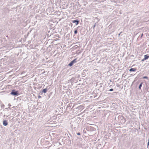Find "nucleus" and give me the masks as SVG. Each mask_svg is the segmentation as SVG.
Listing matches in <instances>:
<instances>
[{
  "label": "nucleus",
  "instance_id": "obj_17",
  "mask_svg": "<svg viewBox=\"0 0 149 149\" xmlns=\"http://www.w3.org/2000/svg\"><path fill=\"white\" fill-rule=\"evenodd\" d=\"M5 107V105L3 104L1 105V107L2 108H4Z\"/></svg>",
  "mask_w": 149,
  "mask_h": 149
},
{
  "label": "nucleus",
  "instance_id": "obj_30",
  "mask_svg": "<svg viewBox=\"0 0 149 149\" xmlns=\"http://www.w3.org/2000/svg\"><path fill=\"white\" fill-rule=\"evenodd\" d=\"M8 109V108H6L5 109Z\"/></svg>",
  "mask_w": 149,
  "mask_h": 149
},
{
  "label": "nucleus",
  "instance_id": "obj_7",
  "mask_svg": "<svg viewBox=\"0 0 149 149\" xmlns=\"http://www.w3.org/2000/svg\"><path fill=\"white\" fill-rule=\"evenodd\" d=\"M86 70H83V72L82 74V75L83 77H85V76H86Z\"/></svg>",
  "mask_w": 149,
  "mask_h": 149
},
{
  "label": "nucleus",
  "instance_id": "obj_13",
  "mask_svg": "<svg viewBox=\"0 0 149 149\" xmlns=\"http://www.w3.org/2000/svg\"><path fill=\"white\" fill-rule=\"evenodd\" d=\"M96 23H95L94 25L92 27L93 28V29H94V28L96 26Z\"/></svg>",
  "mask_w": 149,
  "mask_h": 149
},
{
  "label": "nucleus",
  "instance_id": "obj_22",
  "mask_svg": "<svg viewBox=\"0 0 149 149\" xmlns=\"http://www.w3.org/2000/svg\"><path fill=\"white\" fill-rule=\"evenodd\" d=\"M41 97L40 95H39L38 96V98H40Z\"/></svg>",
  "mask_w": 149,
  "mask_h": 149
},
{
  "label": "nucleus",
  "instance_id": "obj_15",
  "mask_svg": "<svg viewBox=\"0 0 149 149\" xmlns=\"http://www.w3.org/2000/svg\"><path fill=\"white\" fill-rule=\"evenodd\" d=\"M149 146V138L148 139V141L147 143V148H148Z\"/></svg>",
  "mask_w": 149,
  "mask_h": 149
},
{
  "label": "nucleus",
  "instance_id": "obj_29",
  "mask_svg": "<svg viewBox=\"0 0 149 149\" xmlns=\"http://www.w3.org/2000/svg\"><path fill=\"white\" fill-rule=\"evenodd\" d=\"M119 85H118H118H117V87H118Z\"/></svg>",
  "mask_w": 149,
  "mask_h": 149
},
{
  "label": "nucleus",
  "instance_id": "obj_6",
  "mask_svg": "<svg viewBox=\"0 0 149 149\" xmlns=\"http://www.w3.org/2000/svg\"><path fill=\"white\" fill-rule=\"evenodd\" d=\"M136 70V68H132L129 69V71L130 72H135Z\"/></svg>",
  "mask_w": 149,
  "mask_h": 149
},
{
  "label": "nucleus",
  "instance_id": "obj_19",
  "mask_svg": "<svg viewBox=\"0 0 149 149\" xmlns=\"http://www.w3.org/2000/svg\"><path fill=\"white\" fill-rule=\"evenodd\" d=\"M77 134L78 135H80L81 134V133L80 132H79L77 133Z\"/></svg>",
  "mask_w": 149,
  "mask_h": 149
},
{
  "label": "nucleus",
  "instance_id": "obj_2",
  "mask_svg": "<svg viewBox=\"0 0 149 149\" xmlns=\"http://www.w3.org/2000/svg\"><path fill=\"white\" fill-rule=\"evenodd\" d=\"M77 58H76L73 60L68 64V65L70 67L72 66L74 63H76L77 62Z\"/></svg>",
  "mask_w": 149,
  "mask_h": 149
},
{
  "label": "nucleus",
  "instance_id": "obj_3",
  "mask_svg": "<svg viewBox=\"0 0 149 149\" xmlns=\"http://www.w3.org/2000/svg\"><path fill=\"white\" fill-rule=\"evenodd\" d=\"M86 130L87 131H92L95 130V128L91 126H88L86 128Z\"/></svg>",
  "mask_w": 149,
  "mask_h": 149
},
{
  "label": "nucleus",
  "instance_id": "obj_23",
  "mask_svg": "<svg viewBox=\"0 0 149 149\" xmlns=\"http://www.w3.org/2000/svg\"><path fill=\"white\" fill-rule=\"evenodd\" d=\"M146 60V59H145V58H144L143 59H142V61H145V60Z\"/></svg>",
  "mask_w": 149,
  "mask_h": 149
},
{
  "label": "nucleus",
  "instance_id": "obj_21",
  "mask_svg": "<svg viewBox=\"0 0 149 149\" xmlns=\"http://www.w3.org/2000/svg\"><path fill=\"white\" fill-rule=\"evenodd\" d=\"M69 142H70L69 143L71 144V140L69 139Z\"/></svg>",
  "mask_w": 149,
  "mask_h": 149
},
{
  "label": "nucleus",
  "instance_id": "obj_18",
  "mask_svg": "<svg viewBox=\"0 0 149 149\" xmlns=\"http://www.w3.org/2000/svg\"><path fill=\"white\" fill-rule=\"evenodd\" d=\"M113 91V88H111L108 91Z\"/></svg>",
  "mask_w": 149,
  "mask_h": 149
},
{
  "label": "nucleus",
  "instance_id": "obj_16",
  "mask_svg": "<svg viewBox=\"0 0 149 149\" xmlns=\"http://www.w3.org/2000/svg\"><path fill=\"white\" fill-rule=\"evenodd\" d=\"M29 32H28V33H27V35H26H26H25L24 36L25 37V38H26V37H27V36L29 35Z\"/></svg>",
  "mask_w": 149,
  "mask_h": 149
},
{
  "label": "nucleus",
  "instance_id": "obj_27",
  "mask_svg": "<svg viewBox=\"0 0 149 149\" xmlns=\"http://www.w3.org/2000/svg\"><path fill=\"white\" fill-rule=\"evenodd\" d=\"M68 107H71V106H70V104H69V105L68 106Z\"/></svg>",
  "mask_w": 149,
  "mask_h": 149
},
{
  "label": "nucleus",
  "instance_id": "obj_4",
  "mask_svg": "<svg viewBox=\"0 0 149 149\" xmlns=\"http://www.w3.org/2000/svg\"><path fill=\"white\" fill-rule=\"evenodd\" d=\"M72 22L73 23H76V25H77L79 24V21L77 19H76L72 20Z\"/></svg>",
  "mask_w": 149,
  "mask_h": 149
},
{
  "label": "nucleus",
  "instance_id": "obj_9",
  "mask_svg": "<svg viewBox=\"0 0 149 149\" xmlns=\"http://www.w3.org/2000/svg\"><path fill=\"white\" fill-rule=\"evenodd\" d=\"M47 88H45L43 89L42 91V92H43L44 93H47Z\"/></svg>",
  "mask_w": 149,
  "mask_h": 149
},
{
  "label": "nucleus",
  "instance_id": "obj_26",
  "mask_svg": "<svg viewBox=\"0 0 149 149\" xmlns=\"http://www.w3.org/2000/svg\"><path fill=\"white\" fill-rule=\"evenodd\" d=\"M8 106H9V107H10L11 106V105L10 104H9Z\"/></svg>",
  "mask_w": 149,
  "mask_h": 149
},
{
  "label": "nucleus",
  "instance_id": "obj_14",
  "mask_svg": "<svg viewBox=\"0 0 149 149\" xmlns=\"http://www.w3.org/2000/svg\"><path fill=\"white\" fill-rule=\"evenodd\" d=\"M77 33V29H75V30L74 31V33L75 34H76Z\"/></svg>",
  "mask_w": 149,
  "mask_h": 149
},
{
  "label": "nucleus",
  "instance_id": "obj_5",
  "mask_svg": "<svg viewBox=\"0 0 149 149\" xmlns=\"http://www.w3.org/2000/svg\"><path fill=\"white\" fill-rule=\"evenodd\" d=\"M3 124L4 126H6L8 125V123L6 120H4L3 121Z\"/></svg>",
  "mask_w": 149,
  "mask_h": 149
},
{
  "label": "nucleus",
  "instance_id": "obj_24",
  "mask_svg": "<svg viewBox=\"0 0 149 149\" xmlns=\"http://www.w3.org/2000/svg\"><path fill=\"white\" fill-rule=\"evenodd\" d=\"M143 36V33H142V34H141V37H140V38H141Z\"/></svg>",
  "mask_w": 149,
  "mask_h": 149
},
{
  "label": "nucleus",
  "instance_id": "obj_1",
  "mask_svg": "<svg viewBox=\"0 0 149 149\" xmlns=\"http://www.w3.org/2000/svg\"><path fill=\"white\" fill-rule=\"evenodd\" d=\"M10 94L15 96H17L19 95V93L18 91L13 89L12 90Z\"/></svg>",
  "mask_w": 149,
  "mask_h": 149
},
{
  "label": "nucleus",
  "instance_id": "obj_8",
  "mask_svg": "<svg viewBox=\"0 0 149 149\" xmlns=\"http://www.w3.org/2000/svg\"><path fill=\"white\" fill-rule=\"evenodd\" d=\"M149 58V56L148 54H146L144 55V58L146 60L147 59Z\"/></svg>",
  "mask_w": 149,
  "mask_h": 149
},
{
  "label": "nucleus",
  "instance_id": "obj_12",
  "mask_svg": "<svg viewBox=\"0 0 149 149\" xmlns=\"http://www.w3.org/2000/svg\"><path fill=\"white\" fill-rule=\"evenodd\" d=\"M142 78L143 79H147L148 80L149 79L148 77L147 76H143Z\"/></svg>",
  "mask_w": 149,
  "mask_h": 149
},
{
  "label": "nucleus",
  "instance_id": "obj_28",
  "mask_svg": "<svg viewBox=\"0 0 149 149\" xmlns=\"http://www.w3.org/2000/svg\"><path fill=\"white\" fill-rule=\"evenodd\" d=\"M74 78L73 77H72V79H71V80L72 79H74Z\"/></svg>",
  "mask_w": 149,
  "mask_h": 149
},
{
  "label": "nucleus",
  "instance_id": "obj_20",
  "mask_svg": "<svg viewBox=\"0 0 149 149\" xmlns=\"http://www.w3.org/2000/svg\"><path fill=\"white\" fill-rule=\"evenodd\" d=\"M43 92H42V91H40L39 93V94L40 95H42V94Z\"/></svg>",
  "mask_w": 149,
  "mask_h": 149
},
{
  "label": "nucleus",
  "instance_id": "obj_25",
  "mask_svg": "<svg viewBox=\"0 0 149 149\" xmlns=\"http://www.w3.org/2000/svg\"><path fill=\"white\" fill-rule=\"evenodd\" d=\"M122 33V32H121L120 33L118 34V36H119L120 35V33Z\"/></svg>",
  "mask_w": 149,
  "mask_h": 149
},
{
  "label": "nucleus",
  "instance_id": "obj_11",
  "mask_svg": "<svg viewBox=\"0 0 149 149\" xmlns=\"http://www.w3.org/2000/svg\"><path fill=\"white\" fill-rule=\"evenodd\" d=\"M78 108L79 109H83V106L82 105H80L78 107Z\"/></svg>",
  "mask_w": 149,
  "mask_h": 149
},
{
  "label": "nucleus",
  "instance_id": "obj_10",
  "mask_svg": "<svg viewBox=\"0 0 149 149\" xmlns=\"http://www.w3.org/2000/svg\"><path fill=\"white\" fill-rule=\"evenodd\" d=\"M143 84V82H141L140 83V84H139V88L140 90H141V87L142 86V85Z\"/></svg>",
  "mask_w": 149,
  "mask_h": 149
}]
</instances>
